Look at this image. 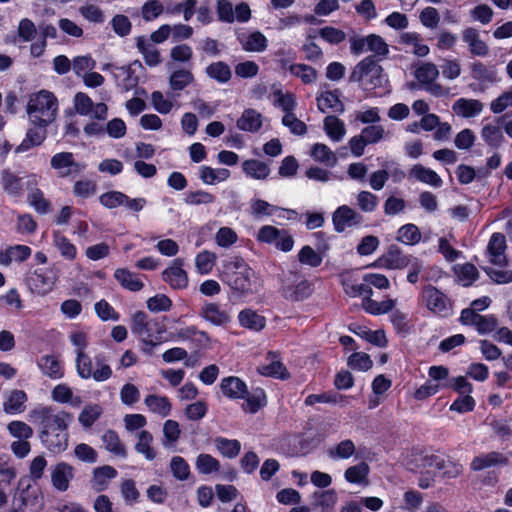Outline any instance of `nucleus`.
<instances>
[{
    "label": "nucleus",
    "mask_w": 512,
    "mask_h": 512,
    "mask_svg": "<svg viewBox=\"0 0 512 512\" xmlns=\"http://www.w3.org/2000/svg\"><path fill=\"white\" fill-rule=\"evenodd\" d=\"M324 130L327 136L335 142L340 141L346 133L344 122L335 116H327L324 119Z\"/></svg>",
    "instance_id": "nucleus-54"
},
{
    "label": "nucleus",
    "mask_w": 512,
    "mask_h": 512,
    "mask_svg": "<svg viewBox=\"0 0 512 512\" xmlns=\"http://www.w3.org/2000/svg\"><path fill=\"white\" fill-rule=\"evenodd\" d=\"M369 470V466L362 462L347 468L344 473V478L347 482L352 484L367 485Z\"/></svg>",
    "instance_id": "nucleus-49"
},
{
    "label": "nucleus",
    "mask_w": 512,
    "mask_h": 512,
    "mask_svg": "<svg viewBox=\"0 0 512 512\" xmlns=\"http://www.w3.org/2000/svg\"><path fill=\"white\" fill-rule=\"evenodd\" d=\"M27 201L39 214H48L52 211L51 202L44 197V193L36 187V182H28Z\"/></svg>",
    "instance_id": "nucleus-26"
},
{
    "label": "nucleus",
    "mask_w": 512,
    "mask_h": 512,
    "mask_svg": "<svg viewBox=\"0 0 512 512\" xmlns=\"http://www.w3.org/2000/svg\"><path fill=\"white\" fill-rule=\"evenodd\" d=\"M27 395L23 390H13L3 403V409L7 414H18L24 411Z\"/></svg>",
    "instance_id": "nucleus-43"
},
{
    "label": "nucleus",
    "mask_w": 512,
    "mask_h": 512,
    "mask_svg": "<svg viewBox=\"0 0 512 512\" xmlns=\"http://www.w3.org/2000/svg\"><path fill=\"white\" fill-rule=\"evenodd\" d=\"M182 266L183 260L177 258L162 273L163 280L174 289H183L188 285V276Z\"/></svg>",
    "instance_id": "nucleus-17"
},
{
    "label": "nucleus",
    "mask_w": 512,
    "mask_h": 512,
    "mask_svg": "<svg viewBox=\"0 0 512 512\" xmlns=\"http://www.w3.org/2000/svg\"><path fill=\"white\" fill-rule=\"evenodd\" d=\"M114 277L123 288L130 291L137 292L144 287V283L141 281L138 275L127 269H116L114 272Z\"/></svg>",
    "instance_id": "nucleus-39"
},
{
    "label": "nucleus",
    "mask_w": 512,
    "mask_h": 512,
    "mask_svg": "<svg viewBox=\"0 0 512 512\" xmlns=\"http://www.w3.org/2000/svg\"><path fill=\"white\" fill-rule=\"evenodd\" d=\"M116 476L117 471L112 466L105 465L95 468L93 471L91 486L97 492L104 491L108 487L109 481Z\"/></svg>",
    "instance_id": "nucleus-33"
},
{
    "label": "nucleus",
    "mask_w": 512,
    "mask_h": 512,
    "mask_svg": "<svg viewBox=\"0 0 512 512\" xmlns=\"http://www.w3.org/2000/svg\"><path fill=\"white\" fill-rule=\"evenodd\" d=\"M200 316L214 326H226L232 321L231 311L218 303H205L201 310Z\"/></svg>",
    "instance_id": "nucleus-14"
},
{
    "label": "nucleus",
    "mask_w": 512,
    "mask_h": 512,
    "mask_svg": "<svg viewBox=\"0 0 512 512\" xmlns=\"http://www.w3.org/2000/svg\"><path fill=\"white\" fill-rule=\"evenodd\" d=\"M102 442L104 448L112 453L116 457L126 458L127 450L124 444L121 442L117 432L113 430H107L102 435Z\"/></svg>",
    "instance_id": "nucleus-41"
},
{
    "label": "nucleus",
    "mask_w": 512,
    "mask_h": 512,
    "mask_svg": "<svg viewBox=\"0 0 512 512\" xmlns=\"http://www.w3.org/2000/svg\"><path fill=\"white\" fill-rule=\"evenodd\" d=\"M134 66L141 67V63L139 61H135L134 63L128 66L117 67L112 64H105L102 67L103 71L111 70L113 77L118 82V85L125 91H130L138 85V75L136 74Z\"/></svg>",
    "instance_id": "nucleus-12"
},
{
    "label": "nucleus",
    "mask_w": 512,
    "mask_h": 512,
    "mask_svg": "<svg viewBox=\"0 0 512 512\" xmlns=\"http://www.w3.org/2000/svg\"><path fill=\"white\" fill-rule=\"evenodd\" d=\"M196 469L201 474H211L218 472L220 469L219 461L210 454H200L196 459Z\"/></svg>",
    "instance_id": "nucleus-59"
},
{
    "label": "nucleus",
    "mask_w": 512,
    "mask_h": 512,
    "mask_svg": "<svg viewBox=\"0 0 512 512\" xmlns=\"http://www.w3.org/2000/svg\"><path fill=\"white\" fill-rule=\"evenodd\" d=\"M421 299L425 307L433 314L448 317L452 314L450 299L432 285L425 286L421 292Z\"/></svg>",
    "instance_id": "nucleus-8"
},
{
    "label": "nucleus",
    "mask_w": 512,
    "mask_h": 512,
    "mask_svg": "<svg viewBox=\"0 0 512 512\" xmlns=\"http://www.w3.org/2000/svg\"><path fill=\"white\" fill-rule=\"evenodd\" d=\"M38 367L44 375L51 379H60L64 375L62 364L53 355L42 356L38 361Z\"/></svg>",
    "instance_id": "nucleus-37"
},
{
    "label": "nucleus",
    "mask_w": 512,
    "mask_h": 512,
    "mask_svg": "<svg viewBox=\"0 0 512 512\" xmlns=\"http://www.w3.org/2000/svg\"><path fill=\"white\" fill-rule=\"evenodd\" d=\"M504 117H499L493 123L485 124L481 129V138L490 147L498 148L504 141L502 124Z\"/></svg>",
    "instance_id": "nucleus-22"
},
{
    "label": "nucleus",
    "mask_w": 512,
    "mask_h": 512,
    "mask_svg": "<svg viewBox=\"0 0 512 512\" xmlns=\"http://www.w3.org/2000/svg\"><path fill=\"white\" fill-rule=\"evenodd\" d=\"M242 49L246 52H263L268 47L266 36L260 31H254L239 38Z\"/></svg>",
    "instance_id": "nucleus-30"
},
{
    "label": "nucleus",
    "mask_w": 512,
    "mask_h": 512,
    "mask_svg": "<svg viewBox=\"0 0 512 512\" xmlns=\"http://www.w3.org/2000/svg\"><path fill=\"white\" fill-rule=\"evenodd\" d=\"M26 111L33 125L48 126L57 115V98L48 90H40L30 95Z\"/></svg>",
    "instance_id": "nucleus-3"
},
{
    "label": "nucleus",
    "mask_w": 512,
    "mask_h": 512,
    "mask_svg": "<svg viewBox=\"0 0 512 512\" xmlns=\"http://www.w3.org/2000/svg\"><path fill=\"white\" fill-rule=\"evenodd\" d=\"M249 206L250 215L255 220H263L265 217L272 216L275 214V210H277L275 205L259 198L251 199Z\"/></svg>",
    "instance_id": "nucleus-51"
},
{
    "label": "nucleus",
    "mask_w": 512,
    "mask_h": 512,
    "mask_svg": "<svg viewBox=\"0 0 512 512\" xmlns=\"http://www.w3.org/2000/svg\"><path fill=\"white\" fill-rule=\"evenodd\" d=\"M357 205L359 209L366 213H372L378 206V197L370 191H360L357 196Z\"/></svg>",
    "instance_id": "nucleus-62"
},
{
    "label": "nucleus",
    "mask_w": 512,
    "mask_h": 512,
    "mask_svg": "<svg viewBox=\"0 0 512 512\" xmlns=\"http://www.w3.org/2000/svg\"><path fill=\"white\" fill-rule=\"evenodd\" d=\"M313 506L320 507L321 512H331L337 501L338 495L334 489L315 491L312 494Z\"/></svg>",
    "instance_id": "nucleus-35"
},
{
    "label": "nucleus",
    "mask_w": 512,
    "mask_h": 512,
    "mask_svg": "<svg viewBox=\"0 0 512 512\" xmlns=\"http://www.w3.org/2000/svg\"><path fill=\"white\" fill-rule=\"evenodd\" d=\"M120 492L126 504L132 505L139 501L140 492L132 479H124L120 483Z\"/></svg>",
    "instance_id": "nucleus-61"
},
{
    "label": "nucleus",
    "mask_w": 512,
    "mask_h": 512,
    "mask_svg": "<svg viewBox=\"0 0 512 512\" xmlns=\"http://www.w3.org/2000/svg\"><path fill=\"white\" fill-rule=\"evenodd\" d=\"M50 476L52 486L57 491L65 492L74 479V468L69 463L61 461L51 467Z\"/></svg>",
    "instance_id": "nucleus-15"
},
{
    "label": "nucleus",
    "mask_w": 512,
    "mask_h": 512,
    "mask_svg": "<svg viewBox=\"0 0 512 512\" xmlns=\"http://www.w3.org/2000/svg\"><path fill=\"white\" fill-rule=\"evenodd\" d=\"M462 39L467 44L469 52L474 56L484 57L489 53L488 45L481 39L480 33L473 27L465 28Z\"/></svg>",
    "instance_id": "nucleus-21"
},
{
    "label": "nucleus",
    "mask_w": 512,
    "mask_h": 512,
    "mask_svg": "<svg viewBox=\"0 0 512 512\" xmlns=\"http://www.w3.org/2000/svg\"><path fill=\"white\" fill-rule=\"evenodd\" d=\"M266 361L267 363L260 364L257 367L259 374L277 379H287L289 377L286 367L281 362L276 352H269Z\"/></svg>",
    "instance_id": "nucleus-18"
},
{
    "label": "nucleus",
    "mask_w": 512,
    "mask_h": 512,
    "mask_svg": "<svg viewBox=\"0 0 512 512\" xmlns=\"http://www.w3.org/2000/svg\"><path fill=\"white\" fill-rule=\"evenodd\" d=\"M484 104L478 99L459 98L452 106L457 116L462 118L476 117L483 111Z\"/></svg>",
    "instance_id": "nucleus-25"
},
{
    "label": "nucleus",
    "mask_w": 512,
    "mask_h": 512,
    "mask_svg": "<svg viewBox=\"0 0 512 512\" xmlns=\"http://www.w3.org/2000/svg\"><path fill=\"white\" fill-rule=\"evenodd\" d=\"M229 177L230 171L226 168H212L206 165L199 168V178L207 185H215L226 181Z\"/></svg>",
    "instance_id": "nucleus-38"
},
{
    "label": "nucleus",
    "mask_w": 512,
    "mask_h": 512,
    "mask_svg": "<svg viewBox=\"0 0 512 512\" xmlns=\"http://www.w3.org/2000/svg\"><path fill=\"white\" fill-rule=\"evenodd\" d=\"M53 244L58 249L61 256L66 260L72 261L76 258V246L59 231L53 232Z\"/></svg>",
    "instance_id": "nucleus-47"
},
{
    "label": "nucleus",
    "mask_w": 512,
    "mask_h": 512,
    "mask_svg": "<svg viewBox=\"0 0 512 512\" xmlns=\"http://www.w3.org/2000/svg\"><path fill=\"white\" fill-rule=\"evenodd\" d=\"M194 82V75L188 69H177L169 76V87L173 92L184 90Z\"/></svg>",
    "instance_id": "nucleus-45"
},
{
    "label": "nucleus",
    "mask_w": 512,
    "mask_h": 512,
    "mask_svg": "<svg viewBox=\"0 0 512 512\" xmlns=\"http://www.w3.org/2000/svg\"><path fill=\"white\" fill-rule=\"evenodd\" d=\"M217 256L214 252L203 250L195 257L196 271L201 275L210 274L216 265Z\"/></svg>",
    "instance_id": "nucleus-52"
},
{
    "label": "nucleus",
    "mask_w": 512,
    "mask_h": 512,
    "mask_svg": "<svg viewBox=\"0 0 512 512\" xmlns=\"http://www.w3.org/2000/svg\"><path fill=\"white\" fill-rule=\"evenodd\" d=\"M310 156L317 162H320L328 167H333L337 163V156L335 153L323 143H315L310 150Z\"/></svg>",
    "instance_id": "nucleus-44"
},
{
    "label": "nucleus",
    "mask_w": 512,
    "mask_h": 512,
    "mask_svg": "<svg viewBox=\"0 0 512 512\" xmlns=\"http://www.w3.org/2000/svg\"><path fill=\"white\" fill-rule=\"evenodd\" d=\"M238 321L243 328L256 332L261 331L266 326L265 317L250 308L239 312Z\"/></svg>",
    "instance_id": "nucleus-32"
},
{
    "label": "nucleus",
    "mask_w": 512,
    "mask_h": 512,
    "mask_svg": "<svg viewBox=\"0 0 512 512\" xmlns=\"http://www.w3.org/2000/svg\"><path fill=\"white\" fill-rule=\"evenodd\" d=\"M32 250L27 245L9 246L0 254V264L9 266L12 262H24L31 256Z\"/></svg>",
    "instance_id": "nucleus-31"
},
{
    "label": "nucleus",
    "mask_w": 512,
    "mask_h": 512,
    "mask_svg": "<svg viewBox=\"0 0 512 512\" xmlns=\"http://www.w3.org/2000/svg\"><path fill=\"white\" fill-rule=\"evenodd\" d=\"M30 420L40 427L42 444L53 453H61L68 446V426L73 416L65 411H56L51 406H38L30 412Z\"/></svg>",
    "instance_id": "nucleus-1"
},
{
    "label": "nucleus",
    "mask_w": 512,
    "mask_h": 512,
    "mask_svg": "<svg viewBox=\"0 0 512 512\" xmlns=\"http://www.w3.org/2000/svg\"><path fill=\"white\" fill-rule=\"evenodd\" d=\"M397 240L406 245H415L421 240V233L415 224H405L397 231Z\"/></svg>",
    "instance_id": "nucleus-56"
},
{
    "label": "nucleus",
    "mask_w": 512,
    "mask_h": 512,
    "mask_svg": "<svg viewBox=\"0 0 512 512\" xmlns=\"http://www.w3.org/2000/svg\"><path fill=\"white\" fill-rule=\"evenodd\" d=\"M214 445L221 455L230 459L236 458L241 451V443L236 439L217 437Z\"/></svg>",
    "instance_id": "nucleus-50"
},
{
    "label": "nucleus",
    "mask_w": 512,
    "mask_h": 512,
    "mask_svg": "<svg viewBox=\"0 0 512 512\" xmlns=\"http://www.w3.org/2000/svg\"><path fill=\"white\" fill-rule=\"evenodd\" d=\"M73 103L75 111L81 116H90L97 120H105L107 118V105L102 102L95 104L86 93H76Z\"/></svg>",
    "instance_id": "nucleus-10"
},
{
    "label": "nucleus",
    "mask_w": 512,
    "mask_h": 512,
    "mask_svg": "<svg viewBox=\"0 0 512 512\" xmlns=\"http://www.w3.org/2000/svg\"><path fill=\"white\" fill-rule=\"evenodd\" d=\"M75 364L77 374L82 379L92 378L96 382H104L110 379L113 374L112 368L105 362L102 354L95 356L96 369H93L92 360L86 352H80L76 355Z\"/></svg>",
    "instance_id": "nucleus-6"
},
{
    "label": "nucleus",
    "mask_w": 512,
    "mask_h": 512,
    "mask_svg": "<svg viewBox=\"0 0 512 512\" xmlns=\"http://www.w3.org/2000/svg\"><path fill=\"white\" fill-rule=\"evenodd\" d=\"M131 330L145 345L155 347L163 342L165 325L158 319L150 318L145 312L137 311L131 317Z\"/></svg>",
    "instance_id": "nucleus-4"
},
{
    "label": "nucleus",
    "mask_w": 512,
    "mask_h": 512,
    "mask_svg": "<svg viewBox=\"0 0 512 512\" xmlns=\"http://www.w3.org/2000/svg\"><path fill=\"white\" fill-rule=\"evenodd\" d=\"M356 451L355 444L352 440L346 439L331 447L327 451V455L333 460L348 459L354 455Z\"/></svg>",
    "instance_id": "nucleus-55"
},
{
    "label": "nucleus",
    "mask_w": 512,
    "mask_h": 512,
    "mask_svg": "<svg viewBox=\"0 0 512 512\" xmlns=\"http://www.w3.org/2000/svg\"><path fill=\"white\" fill-rule=\"evenodd\" d=\"M316 101L318 109L323 113L329 111L342 113L344 111V104L339 99L337 90L321 92L317 96Z\"/></svg>",
    "instance_id": "nucleus-29"
},
{
    "label": "nucleus",
    "mask_w": 512,
    "mask_h": 512,
    "mask_svg": "<svg viewBox=\"0 0 512 512\" xmlns=\"http://www.w3.org/2000/svg\"><path fill=\"white\" fill-rule=\"evenodd\" d=\"M95 67L96 61L90 55L77 56L72 60V69L80 78L89 71H92Z\"/></svg>",
    "instance_id": "nucleus-60"
},
{
    "label": "nucleus",
    "mask_w": 512,
    "mask_h": 512,
    "mask_svg": "<svg viewBox=\"0 0 512 512\" xmlns=\"http://www.w3.org/2000/svg\"><path fill=\"white\" fill-rule=\"evenodd\" d=\"M138 441L135 444V450L142 454L147 460L152 461L156 457L155 450L151 446L153 442L152 434L147 430L137 433Z\"/></svg>",
    "instance_id": "nucleus-53"
},
{
    "label": "nucleus",
    "mask_w": 512,
    "mask_h": 512,
    "mask_svg": "<svg viewBox=\"0 0 512 512\" xmlns=\"http://www.w3.org/2000/svg\"><path fill=\"white\" fill-rule=\"evenodd\" d=\"M408 176L411 179L435 188H439L443 185L442 178L434 170L421 164L413 165L408 172Z\"/></svg>",
    "instance_id": "nucleus-23"
},
{
    "label": "nucleus",
    "mask_w": 512,
    "mask_h": 512,
    "mask_svg": "<svg viewBox=\"0 0 512 512\" xmlns=\"http://www.w3.org/2000/svg\"><path fill=\"white\" fill-rule=\"evenodd\" d=\"M439 76L438 67L431 62H423L416 67L414 71V77L424 87L435 81Z\"/></svg>",
    "instance_id": "nucleus-48"
},
{
    "label": "nucleus",
    "mask_w": 512,
    "mask_h": 512,
    "mask_svg": "<svg viewBox=\"0 0 512 512\" xmlns=\"http://www.w3.org/2000/svg\"><path fill=\"white\" fill-rule=\"evenodd\" d=\"M509 464L508 457L498 451H491L481 453L474 457L470 463V468L473 471H482L491 467L507 466Z\"/></svg>",
    "instance_id": "nucleus-16"
},
{
    "label": "nucleus",
    "mask_w": 512,
    "mask_h": 512,
    "mask_svg": "<svg viewBox=\"0 0 512 512\" xmlns=\"http://www.w3.org/2000/svg\"><path fill=\"white\" fill-rule=\"evenodd\" d=\"M423 468H432L447 478H456L463 471V466L444 455L432 454L422 457Z\"/></svg>",
    "instance_id": "nucleus-9"
},
{
    "label": "nucleus",
    "mask_w": 512,
    "mask_h": 512,
    "mask_svg": "<svg viewBox=\"0 0 512 512\" xmlns=\"http://www.w3.org/2000/svg\"><path fill=\"white\" fill-rule=\"evenodd\" d=\"M220 389L223 395L230 399L245 398L248 394L246 383L236 376H228L221 380Z\"/></svg>",
    "instance_id": "nucleus-20"
},
{
    "label": "nucleus",
    "mask_w": 512,
    "mask_h": 512,
    "mask_svg": "<svg viewBox=\"0 0 512 512\" xmlns=\"http://www.w3.org/2000/svg\"><path fill=\"white\" fill-rule=\"evenodd\" d=\"M349 81L359 83L364 90L381 87L385 81L383 68L371 56L366 57L355 65L349 76Z\"/></svg>",
    "instance_id": "nucleus-5"
},
{
    "label": "nucleus",
    "mask_w": 512,
    "mask_h": 512,
    "mask_svg": "<svg viewBox=\"0 0 512 512\" xmlns=\"http://www.w3.org/2000/svg\"><path fill=\"white\" fill-rule=\"evenodd\" d=\"M396 305V300L394 299H386L381 302H377L371 299V296H367L362 299V307L363 309L371 314V315H382L386 314L389 311H392Z\"/></svg>",
    "instance_id": "nucleus-46"
},
{
    "label": "nucleus",
    "mask_w": 512,
    "mask_h": 512,
    "mask_svg": "<svg viewBox=\"0 0 512 512\" xmlns=\"http://www.w3.org/2000/svg\"><path fill=\"white\" fill-rule=\"evenodd\" d=\"M332 221L337 232H344L347 228L360 225L363 217L348 205H342L333 212Z\"/></svg>",
    "instance_id": "nucleus-13"
},
{
    "label": "nucleus",
    "mask_w": 512,
    "mask_h": 512,
    "mask_svg": "<svg viewBox=\"0 0 512 512\" xmlns=\"http://www.w3.org/2000/svg\"><path fill=\"white\" fill-rule=\"evenodd\" d=\"M471 76L482 83H493L497 80V73L493 69L487 68L481 62H474L470 66Z\"/></svg>",
    "instance_id": "nucleus-57"
},
{
    "label": "nucleus",
    "mask_w": 512,
    "mask_h": 512,
    "mask_svg": "<svg viewBox=\"0 0 512 512\" xmlns=\"http://www.w3.org/2000/svg\"><path fill=\"white\" fill-rule=\"evenodd\" d=\"M412 256L404 254L397 246L389 247L384 256L386 265L391 269H403L410 264Z\"/></svg>",
    "instance_id": "nucleus-42"
},
{
    "label": "nucleus",
    "mask_w": 512,
    "mask_h": 512,
    "mask_svg": "<svg viewBox=\"0 0 512 512\" xmlns=\"http://www.w3.org/2000/svg\"><path fill=\"white\" fill-rule=\"evenodd\" d=\"M164 12V6L159 0H148L141 7V16L145 22H151Z\"/></svg>",
    "instance_id": "nucleus-63"
},
{
    "label": "nucleus",
    "mask_w": 512,
    "mask_h": 512,
    "mask_svg": "<svg viewBox=\"0 0 512 512\" xmlns=\"http://www.w3.org/2000/svg\"><path fill=\"white\" fill-rule=\"evenodd\" d=\"M56 283V276L52 270L37 269L30 278L32 289L40 295L49 293Z\"/></svg>",
    "instance_id": "nucleus-19"
},
{
    "label": "nucleus",
    "mask_w": 512,
    "mask_h": 512,
    "mask_svg": "<svg viewBox=\"0 0 512 512\" xmlns=\"http://www.w3.org/2000/svg\"><path fill=\"white\" fill-rule=\"evenodd\" d=\"M506 239L501 233H493L487 246V252L491 263L504 265L506 263Z\"/></svg>",
    "instance_id": "nucleus-24"
},
{
    "label": "nucleus",
    "mask_w": 512,
    "mask_h": 512,
    "mask_svg": "<svg viewBox=\"0 0 512 512\" xmlns=\"http://www.w3.org/2000/svg\"><path fill=\"white\" fill-rule=\"evenodd\" d=\"M280 281V293L288 301H303L313 292L312 284L298 272H284Z\"/></svg>",
    "instance_id": "nucleus-7"
},
{
    "label": "nucleus",
    "mask_w": 512,
    "mask_h": 512,
    "mask_svg": "<svg viewBox=\"0 0 512 512\" xmlns=\"http://www.w3.org/2000/svg\"><path fill=\"white\" fill-rule=\"evenodd\" d=\"M144 403L150 412L162 418L167 417L171 413L172 405L166 396L150 394L145 397Z\"/></svg>",
    "instance_id": "nucleus-34"
},
{
    "label": "nucleus",
    "mask_w": 512,
    "mask_h": 512,
    "mask_svg": "<svg viewBox=\"0 0 512 512\" xmlns=\"http://www.w3.org/2000/svg\"><path fill=\"white\" fill-rule=\"evenodd\" d=\"M50 164L58 176L63 178L80 174L86 168L85 164L75 161L71 152L56 153L51 157Z\"/></svg>",
    "instance_id": "nucleus-11"
},
{
    "label": "nucleus",
    "mask_w": 512,
    "mask_h": 512,
    "mask_svg": "<svg viewBox=\"0 0 512 512\" xmlns=\"http://www.w3.org/2000/svg\"><path fill=\"white\" fill-rule=\"evenodd\" d=\"M289 71L295 77L300 78L304 84H311L315 82L318 75L317 71L313 67L303 63L290 65Z\"/></svg>",
    "instance_id": "nucleus-58"
},
{
    "label": "nucleus",
    "mask_w": 512,
    "mask_h": 512,
    "mask_svg": "<svg viewBox=\"0 0 512 512\" xmlns=\"http://www.w3.org/2000/svg\"><path fill=\"white\" fill-rule=\"evenodd\" d=\"M206 75L219 84H226L232 78V70L230 66L223 62L217 61L209 64L205 69Z\"/></svg>",
    "instance_id": "nucleus-36"
},
{
    "label": "nucleus",
    "mask_w": 512,
    "mask_h": 512,
    "mask_svg": "<svg viewBox=\"0 0 512 512\" xmlns=\"http://www.w3.org/2000/svg\"><path fill=\"white\" fill-rule=\"evenodd\" d=\"M97 184L93 180H78L73 185V194L75 197L87 199L96 194Z\"/></svg>",
    "instance_id": "nucleus-64"
},
{
    "label": "nucleus",
    "mask_w": 512,
    "mask_h": 512,
    "mask_svg": "<svg viewBox=\"0 0 512 512\" xmlns=\"http://www.w3.org/2000/svg\"><path fill=\"white\" fill-rule=\"evenodd\" d=\"M262 123V114L255 109L248 108L243 111L236 125L242 131L255 133L261 129Z\"/></svg>",
    "instance_id": "nucleus-27"
},
{
    "label": "nucleus",
    "mask_w": 512,
    "mask_h": 512,
    "mask_svg": "<svg viewBox=\"0 0 512 512\" xmlns=\"http://www.w3.org/2000/svg\"><path fill=\"white\" fill-rule=\"evenodd\" d=\"M135 40L136 47L148 66L155 67L161 63L160 52L154 43L150 42L145 36H138Z\"/></svg>",
    "instance_id": "nucleus-28"
},
{
    "label": "nucleus",
    "mask_w": 512,
    "mask_h": 512,
    "mask_svg": "<svg viewBox=\"0 0 512 512\" xmlns=\"http://www.w3.org/2000/svg\"><path fill=\"white\" fill-rule=\"evenodd\" d=\"M255 272L239 256H231L222 262L220 279L239 295H250L256 291Z\"/></svg>",
    "instance_id": "nucleus-2"
},
{
    "label": "nucleus",
    "mask_w": 512,
    "mask_h": 512,
    "mask_svg": "<svg viewBox=\"0 0 512 512\" xmlns=\"http://www.w3.org/2000/svg\"><path fill=\"white\" fill-rule=\"evenodd\" d=\"M242 170L248 177L256 180H265L270 174L269 166L256 159L245 160L242 163Z\"/></svg>",
    "instance_id": "nucleus-40"
}]
</instances>
